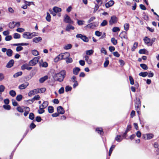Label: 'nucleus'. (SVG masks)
<instances>
[{
  "instance_id": "obj_1",
  "label": "nucleus",
  "mask_w": 159,
  "mask_h": 159,
  "mask_svg": "<svg viewBox=\"0 0 159 159\" xmlns=\"http://www.w3.org/2000/svg\"><path fill=\"white\" fill-rule=\"evenodd\" d=\"M66 75V71L63 70L59 73H56L53 76V79L55 81L61 82L63 81Z\"/></svg>"
},
{
  "instance_id": "obj_2",
  "label": "nucleus",
  "mask_w": 159,
  "mask_h": 159,
  "mask_svg": "<svg viewBox=\"0 0 159 159\" xmlns=\"http://www.w3.org/2000/svg\"><path fill=\"white\" fill-rule=\"evenodd\" d=\"M38 34L36 32L30 33L28 32H24L22 35V36L24 38L26 39H30L33 37L38 36Z\"/></svg>"
},
{
  "instance_id": "obj_3",
  "label": "nucleus",
  "mask_w": 159,
  "mask_h": 159,
  "mask_svg": "<svg viewBox=\"0 0 159 159\" xmlns=\"http://www.w3.org/2000/svg\"><path fill=\"white\" fill-rule=\"evenodd\" d=\"M76 37L77 38H80L85 42H88L89 41L88 38L86 36L81 34H77L76 36Z\"/></svg>"
},
{
  "instance_id": "obj_4",
  "label": "nucleus",
  "mask_w": 159,
  "mask_h": 159,
  "mask_svg": "<svg viewBox=\"0 0 159 159\" xmlns=\"http://www.w3.org/2000/svg\"><path fill=\"white\" fill-rule=\"evenodd\" d=\"M39 58L38 57H34L33 59L31 60L29 63V65L30 66L35 65L38 62Z\"/></svg>"
},
{
  "instance_id": "obj_5",
  "label": "nucleus",
  "mask_w": 159,
  "mask_h": 159,
  "mask_svg": "<svg viewBox=\"0 0 159 159\" xmlns=\"http://www.w3.org/2000/svg\"><path fill=\"white\" fill-rule=\"evenodd\" d=\"M118 20V19L115 15H113L111 17L109 21V25H111L113 24L117 23Z\"/></svg>"
},
{
  "instance_id": "obj_6",
  "label": "nucleus",
  "mask_w": 159,
  "mask_h": 159,
  "mask_svg": "<svg viewBox=\"0 0 159 159\" xmlns=\"http://www.w3.org/2000/svg\"><path fill=\"white\" fill-rule=\"evenodd\" d=\"M63 20L65 23L69 24H73L74 23V21L71 20L70 16L67 14L65 15Z\"/></svg>"
},
{
  "instance_id": "obj_7",
  "label": "nucleus",
  "mask_w": 159,
  "mask_h": 159,
  "mask_svg": "<svg viewBox=\"0 0 159 159\" xmlns=\"http://www.w3.org/2000/svg\"><path fill=\"white\" fill-rule=\"evenodd\" d=\"M89 23L85 26V27H88L89 29H94L98 25V22H94Z\"/></svg>"
},
{
  "instance_id": "obj_8",
  "label": "nucleus",
  "mask_w": 159,
  "mask_h": 159,
  "mask_svg": "<svg viewBox=\"0 0 159 159\" xmlns=\"http://www.w3.org/2000/svg\"><path fill=\"white\" fill-rule=\"evenodd\" d=\"M136 101L135 104V107L136 109H140L141 106V102L139 98H136Z\"/></svg>"
},
{
  "instance_id": "obj_9",
  "label": "nucleus",
  "mask_w": 159,
  "mask_h": 159,
  "mask_svg": "<svg viewBox=\"0 0 159 159\" xmlns=\"http://www.w3.org/2000/svg\"><path fill=\"white\" fill-rule=\"evenodd\" d=\"M29 85V83L25 82L20 85L19 86L18 88L19 89L21 90L25 89Z\"/></svg>"
},
{
  "instance_id": "obj_10",
  "label": "nucleus",
  "mask_w": 159,
  "mask_h": 159,
  "mask_svg": "<svg viewBox=\"0 0 159 159\" xmlns=\"http://www.w3.org/2000/svg\"><path fill=\"white\" fill-rule=\"evenodd\" d=\"M114 3L115 2L113 0H110V1L105 3V7L106 8H108L112 6L114 4Z\"/></svg>"
},
{
  "instance_id": "obj_11",
  "label": "nucleus",
  "mask_w": 159,
  "mask_h": 159,
  "mask_svg": "<svg viewBox=\"0 0 159 159\" xmlns=\"http://www.w3.org/2000/svg\"><path fill=\"white\" fill-rule=\"evenodd\" d=\"M14 61L13 59H11L7 63L6 67L7 68H10L13 66L14 64Z\"/></svg>"
},
{
  "instance_id": "obj_12",
  "label": "nucleus",
  "mask_w": 159,
  "mask_h": 159,
  "mask_svg": "<svg viewBox=\"0 0 159 159\" xmlns=\"http://www.w3.org/2000/svg\"><path fill=\"white\" fill-rule=\"evenodd\" d=\"M57 111L59 114H63L65 113V111L63 107L61 106H59L57 107Z\"/></svg>"
},
{
  "instance_id": "obj_13",
  "label": "nucleus",
  "mask_w": 159,
  "mask_h": 159,
  "mask_svg": "<svg viewBox=\"0 0 159 159\" xmlns=\"http://www.w3.org/2000/svg\"><path fill=\"white\" fill-rule=\"evenodd\" d=\"M96 131L101 135H103L104 133L103 129L101 127H97L95 129Z\"/></svg>"
},
{
  "instance_id": "obj_14",
  "label": "nucleus",
  "mask_w": 159,
  "mask_h": 159,
  "mask_svg": "<svg viewBox=\"0 0 159 159\" xmlns=\"http://www.w3.org/2000/svg\"><path fill=\"white\" fill-rule=\"evenodd\" d=\"M127 32L125 31H122L119 35V36L121 38H124L127 39Z\"/></svg>"
},
{
  "instance_id": "obj_15",
  "label": "nucleus",
  "mask_w": 159,
  "mask_h": 159,
  "mask_svg": "<svg viewBox=\"0 0 159 159\" xmlns=\"http://www.w3.org/2000/svg\"><path fill=\"white\" fill-rule=\"evenodd\" d=\"M80 70V69L79 67H75L73 69V74L75 75H77Z\"/></svg>"
},
{
  "instance_id": "obj_16",
  "label": "nucleus",
  "mask_w": 159,
  "mask_h": 159,
  "mask_svg": "<svg viewBox=\"0 0 159 159\" xmlns=\"http://www.w3.org/2000/svg\"><path fill=\"white\" fill-rule=\"evenodd\" d=\"M42 40V38L40 37H35L33 39V42L35 43H37L39 42H40Z\"/></svg>"
},
{
  "instance_id": "obj_17",
  "label": "nucleus",
  "mask_w": 159,
  "mask_h": 159,
  "mask_svg": "<svg viewBox=\"0 0 159 159\" xmlns=\"http://www.w3.org/2000/svg\"><path fill=\"white\" fill-rule=\"evenodd\" d=\"M48 78V75H45L43 77L40 78L39 79V81L40 83H43L45 81L47 80Z\"/></svg>"
},
{
  "instance_id": "obj_18",
  "label": "nucleus",
  "mask_w": 159,
  "mask_h": 159,
  "mask_svg": "<svg viewBox=\"0 0 159 159\" xmlns=\"http://www.w3.org/2000/svg\"><path fill=\"white\" fill-rule=\"evenodd\" d=\"M75 29L74 26L70 25H68L66 27V30L68 32L70 31V30H74Z\"/></svg>"
},
{
  "instance_id": "obj_19",
  "label": "nucleus",
  "mask_w": 159,
  "mask_h": 159,
  "mask_svg": "<svg viewBox=\"0 0 159 159\" xmlns=\"http://www.w3.org/2000/svg\"><path fill=\"white\" fill-rule=\"evenodd\" d=\"M121 137V136L120 135H117L115 138V140L116 141L118 142H120L123 139V138Z\"/></svg>"
},
{
  "instance_id": "obj_20",
  "label": "nucleus",
  "mask_w": 159,
  "mask_h": 159,
  "mask_svg": "<svg viewBox=\"0 0 159 159\" xmlns=\"http://www.w3.org/2000/svg\"><path fill=\"white\" fill-rule=\"evenodd\" d=\"M143 41L145 44L148 45V44H150V39L147 36H146L143 39Z\"/></svg>"
},
{
  "instance_id": "obj_21",
  "label": "nucleus",
  "mask_w": 159,
  "mask_h": 159,
  "mask_svg": "<svg viewBox=\"0 0 159 159\" xmlns=\"http://www.w3.org/2000/svg\"><path fill=\"white\" fill-rule=\"evenodd\" d=\"M13 53V52L12 50L9 48L7 49L6 52V54L8 57H10L12 55Z\"/></svg>"
},
{
  "instance_id": "obj_22",
  "label": "nucleus",
  "mask_w": 159,
  "mask_h": 159,
  "mask_svg": "<svg viewBox=\"0 0 159 159\" xmlns=\"http://www.w3.org/2000/svg\"><path fill=\"white\" fill-rule=\"evenodd\" d=\"M146 135L147 136V138L146 139L147 140H149L152 139L154 137V135L151 133H149L148 134H146Z\"/></svg>"
},
{
  "instance_id": "obj_23",
  "label": "nucleus",
  "mask_w": 159,
  "mask_h": 159,
  "mask_svg": "<svg viewBox=\"0 0 159 159\" xmlns=\"http://www.w3.org/2000/svg\"><path fill=\"white\" fill-rule=\"evenodd\" d=\"M148 73L147 72H141L139 74V75L143 77H145L148 75Z\"/></svg>"
},
{
  "instance_id": "obj_24",
  "label": "nucleus",
  "mask_w": 159,
  "mask_h": 159,
  "mask_svg": "<svg viewBox=\"0 0 159 159\" xmlns=\"http://www.w3.org/2000/svg\"><path fill=\"white\" fill-rule=\"evenodd\" d=\"M53 11L56 13H58L61 11V9L60 8L58 7H54L53 8Z\"/></svg>"
},
{
  "instance_id": "obj_25",
  "label": "nucleus",
  "mask_w": 159,
  "mask_h": 159,
  "mask_svg": "<svg viewBox=\"0 0 159 159\" xmlns=\"http://www.w3.org/2000/svg\"><path fill=\"white\" fill-rule=\"evenodd\" d=\"M109 58L108 57H106L105 58V61L104 63V67H107L109 63V61L108 60Z\"/></svg>"
},
{
  "instance_id": "obj_26",
  "label": "nucleus",
  "mask_w": 159,
  "mask_h": 159,
  "mask_svg": "<svg viewBox=\"0 0 159 159\" xmlns=\"http://www.w3.org/2000/svg\"><path fill=\"white\" fill-rule=\"evenodd\" d=\"M148 52L147 50L145 49H140L139 51V52L140 54H146V53Z\"/></svg>"
},
{
  "instance_id": "obj_27",
  "label": "nucleus",
  "mask_w": 159,
  "mask_h": 159,
  "mask_svg": "<svg viewBox=\"0 0 159 159\" xmlns=\"http://www.w3.org/2000/svg\"><path fill=\"white\" fill-rule=\"evenodd\" d=\"M115 147L116 145H112V146H111V148H110L108 153V155L109 156H111V154L112 153V151H113L114 148H115Z\"/></svg>"
},
{
  "instance_id": "obj_28",
  "label": "nucleus",
  "mask_w": 159,
  "mask_h": 159,
  "mask_svg": "<svg viewBox=\"0 0 159 159\" xmlns=\"http://www.w3.org/2000/svg\"><path fill=\"white\" fill-rule=\"evenodd\" d=\"M22 73H23L22 71L18 72L16 73L15 74L13 75V77L14 78H17L19 77V76L21 75L22 74Z\"/></svg>"
},
{
  "instance_id": "obj_29",
  "label": "nucleus",
  "mask_w": 159,
  "mask_h": 159,
  "mask_svg": "<svg viewBox=\"0 0 159 159\" xmlns=\"http://www.w3.org/2000/svg\"><path fill=\"white\" fill-rule=\"evenodd\" d=\"M48 112L50 113H52L54 112V107L52 106H48Z\"/></svg>"
},
{
  "instance_id": "obj_30",
  "label": "nucleus",
  "mask_w": 159,
  "mask_h": 159,
  "mask_svg": "<svg viewBox=\"0 0 159 159\" xmlns=\"http://www.w3.org/2000/svg\"><path fill=\"white\" fill-rule=\"evenodd\" d=\"M15 22L12 21L9 24V27L10 29H13L15 27Z\"/></svg>"
},
{
  "instance_id": "obj_31",
  "label": "nucleus",
  "mask_w": 159,
  "mask_h": 159,
  "mask_svg": "<svg viewBox=\"0 0 159 159\" xmlns=\"http://www.w3.org/2000/svg\"><path fill=\"white\" fill-rule=\"evenodd\" d=\"M65 59H66V61L67 63H71L73 61V60L71 57H65Z\"/></svg>"
},
{
  "instance_id": "obj_32",
  "label": "nucleus",
  "mask_w": 159,
  "mask_h": 159,
  "mask_svg": "<svg viewBox=\"0 0 159 159\" xmlns=\"http://www.w3.org/2000/svg\"><path fill=\"white\" fill-rule=\"evenodd\" d=\"M140 66L143 70H146L148 69V66L145 64L142 63L140 64Z\"/></svg>"
},
{
  "instance_id": "obj_33",
  "label": "nucleus",
  "mask_w": 159,
  "mask_h": 159,
  "mask_svg": "<svg viewBox=\"0 0 159 159\" xmlns=\"http://www.w3.org/2000/svg\"><path fill=\"white\" fill-rule=\"evenodd\" d=\"M3 108L6 110H9L11 109V106L8 104H5L3 106Z\"/></svg>"
},
{
  "instance_id": "obj_34",
  "label": "nucleus",
  "mask_w": 159,
  "mask_h": 159,
  "mask_svg": "<svg viewBox=\"0 0 159 159\" xmlns=\"http://www.w3.org/2000/svg\"><path fill=\"white\" fill-rule=\"evenodd\" d=\"M47 16L46 17V20L48 22H50L51 21V15L48 12H47Z\"/></svg>"
},
{
  "instance_id": "obj_35",
  "label": "nucleus",
  "mask_w": 159,
  "mask_h": 159,
  "mask_svg": "<svg viewBox=\"0 0 159 159\" xmlns=\"http://www.w3.org/2000/svg\"><path fill=\"white\" fill-rule=\"evenodd\" d=\"M41 105H40L39 107V110H38V113L39 114H42L45 111V110H44V108H43V107L41 108Z\"/></svg>"
},
{
  "instance_id": "obj_36",
  "label": "nucleus",
  "mask_w": 159,
  "mask_h": 159,
  "mask_svg": "<svg viewBox=\"0 0 159 159\" xmlns=\"http://www.w3.org/2000/svg\"><path fill=\"white\" fill-rule=\"evenodd\" d=\"M72 89V87L69 85H67L65 87V91L66 92L70 91Z\"/></svg>"
},
{
  "instance_id": "obj_37",
  "label": "nucleus",
  "mask_w": 159,
  "mask_h": 159,
  "mask_svg": "<svg viewBox=\"0 0 159 159\" xmlns=\"http://www.w3.org/2000/svg\"><path fill=\"white\" fill-rule=\"evenodd\" d=\"M9 94L12 97H14L16 96V93L15 90H12L10 91Z\"/></svg>"
},
{
  "instance_id": "obj_38",
  "label": "nucleus",
  "mask_w": 159,
  "mask_h": 159,
  "mask_svg": "<svg viewBox=\"0 0 159 159\" xmlns=\"http://www.w3.org/2000/svg\"><path fill=\"white\" fill-rule=\"evenodd\" d=\"M23 96L21 94H19L17 95L16 98V100L18 101H20L22 99Z\"/></svg>"
},
{
  "instance_id": "obj_39",
  "label": "nucleus",
  "mask_w": 159,
  "mask_h": 159,
  "mask_svg": "<svg viewBox=\"0 0 159 159\" xmlns=\"http://www.w3.org/2000/svg\"><path fill=\"white\" fill-rule=\"evenodd\" d=\"M108 22L106 20H104L100 24V26L102 27L105 26L108 24Z\"/></svg>"
},
{
  "instance_id": "obj_40",
  "label": "nucleus",
  "mask_w": 159,
  "mask_h": 159,
  "mask_svg": "<svg viewBox=\"0 0 159 159\" xmlns=\"http://www.w3.org/2000/svg\"><path fill=\"white\" fill-rule=\"evenodd\" d=\"M28 66H29V64H27V63H25L21 66V69L22 70H24L25 69L27 70Z\"/></svg>"
},
{
  "instance_id": "obj_41",
  "label": "nucleus",
  "mask_w": 159,
  "mask_h": 159,
  "mask_svg": "<svg viewBox=\"0 0 159 159\" xmlns=\"http://www.w3.org/2000/svg\"><path fill=\"white\" fill-rule=\"evenodd\" d=\"M32 54L35 56H37L39 54V52L37 50L34 49L32 51Z\"/></svg>"
},
{
  "instance_id": "obj_42",
  "label": "nucleus",
  "mask_w": 159,
  "mask_h": 159,
  "mask_svg": "<svg viewBox=\"0 0 159 159\" xmlns=\"http://www.w3.org/2000/svg\"><path fill=\"white\" fill-rule=\"evenodd\" d=\"M13 37L15 39H19L20 37V35L18 33H15L13 34Z\"/></svg>"
},
{
  "instance_id": "obj_43",
  "label": "nucleus",
  "mask_w": 159,
  "mask_h": 159,
  "mask_svg": "<svg viewBox=\"0 0 159 159\" xmlns=\"http://www.w3.org/2000/svg\"><path fill=\"white\" fill-rule=\"evenodd\" d=\"M29 118L30 119L33 120L34 118V114L33 113H30L29 114Z\"/></svg>"
},
{
  "instance_id": "obj_44",
  "label": "nucleus",
  "mask_w": 159,
  "mask_h": 159,
  "mask_svg": "<svg viewBox=\"0 0 159 159\" xmlns=\"http://www.w3.org/2000/svg\"><path fill=\"white\" fill-rule=\"evenodd\" d=\"M72 45L70 44H67L64 47V49L65 50H68L72 48Z\"/></svg>"
},
{
  "instance_id": "obj_45",
  "label": "nucleus",
  "mask_w": 159,
  "mask_h": 159,
  "mask_svg": "<svg viewBox=\"0 0 159 159\" xmlns=\"http://www.w3.org/2000/svg\"><path fill=\"white\" fill-rule=\"evenodd\" d=\"M48 102L47 101H44L43 103L42 104V106L43 108H45L48 105Z\"/></svg>"
},
{
  "instance_id": "obj_46",
  "label": "nucleus",
  "mask_w": 159,
  "mask_h": 159,
  "mask_svg": "<svg viewBox=\"0 0 159 159\" xmlns=\"http://www.w3.org/2000/svg\"><path fill=\"white\" fill-rule=\"evenodd\" d=\"M138 44V43H137V42H135L134 43V45H133V46L131 48V51H134L135 49L137 47Z\"/></svg>"
},
{
  "instance_id": "obj_47",
  "label": "nucleus",
  "mask_w": 159,
  "mask_h": 159,
  "mask_svg": "<svg viewBox=\"0 0 159 159\" xmlns=\"http://www.w3.org/2000/svg\"><path fill=\"white\" fill-rule=\"evenodd\" d=\"M93 52V51L92 49L87 50L86 51V54L88 55H92Z\"/></svg>"
},
{
  "instance_id": "obj_48",
  "label": "nucleus",
  "mask_w": 159,
  "mask_h": 159,
  "mask_svg": "<svg viewBox=\"0 0 159 159\" xmlns=\"http://www.w3.org/2000/svg\"><path fill=\"white\" fill-rule=\"evenodd\" d=\"M111 41L114 45H116L117 43V40L114 37L111 39Z\"/></svg>"
},
{
  "instance_id": "obj_49",
  "label": "nucleus",
  "mask_w": 159,
  "mask_h": 159,
  "mask_svg": "<svg viewBox=\"0 0 159 159\" xmlns=\"http://www.w3.org/2000/svg\"><path fill=\"white\" fill-rule=\"evenodd\" d=\"M124 30L125 31H127L129 29V24L128 23H125L124 24Z\"/></svg>"
},
{
  "instance_id": "obj_50",
  "label": "nucleus",
  "mask_w": 159,
  "mask_h": 159,
  "mask_svg": "<svg viewBox=\"0 0 159 159\" xmlns=\"http://www.w3.org/2000/svg\"><path fill=\"white\" fill-rule=\"evenodd\" d=\"M129 79L130 82V84L131 85H133L134 84V80L131 76H129Z\"/></svg>"
},
{
  "instance_id": "obj_51",
  "label": "nucleus",
  "mask_w": 159,
  "mask_h": 159,
  "mask_svg": "<svg viewBox=\"0 0 159 159\" xmlns=\"http://www.w3.org/2000/svg\"><path fill=\"white\" fill-rule=\"evenodd\" d=\"M36 127V125L33 123L32 122L30 125L29 127L31 130L35 128Z\"/></svg>"
},
{
  "instance_id": "obj_52",
  "label": "nucleus",
  "mask_w": 159,
  "mask_h": 159,
  "mask_svg": "<svg viewBox=\"0 0 159 159\" xmlns=\"http://www.w3.org/2000/svg\"><path fill=\"white\" fill-rule=\"evenodd\" d=\"M120 30V29L119 27H113L112 29V31L113 32H116Z\"/></svg>"
},
{
  "instance_id": "obj_53",
  "label": "nucleus",
  "mask_w": 159,
  "mask_h": 159,
  "mask_svg": "<svg viewBox=\"0 0 159 159\" xmlns=\"http://www.w3.org/2000/svg\"><path fill=\"white\" fill-rule=\"evenodd\" d=\"M5 89V87L4 85H0V94H1L4 91Z\"/></svg>"
},
{
  "instance_id": "obj_54",
  "label": "nucleus",
  "mask_w": 159,
  "mask_h": 159,
  "mask_svg": "<svg viewBox=\"0 0 159 159\" xmlns=\"http://www.w3.org/2000/svg\"><path fill=\"white\" fill-rule=\"evenodd\" d=\"M57 57H59V59H60V60H61L62 59H65V57H64V54L62 53H61L60 54H59Z\"/></svg>"
},
{
  "instance_id": "obj_55",
  "label": "nucleus",
  "mask_w": 159,
  "mask_h": 159,
  "mask_svg": "<svg viewBox=\"0 0 159 159\" xmlns=\"http://www.w3.org/2000/svg\"><path fill=\"white\" fill-rule=\"evenodd\" d=\"M42 120V119L40 116H37L35 118V121L38 122H40Z\"/></svg>"
},
{
  "instance_id": "obj_56",
  "label": "nucleus",
  "mask_w": 159,
  "mask_h": 159,
  "mask_svg": "<svg viewBox=\"0 0 159 159\" xmlns=\"http://www.w3.org/2000/svg\"><path fill=\"white\" fill-rule=\"evenodd\" d=\"M12 39V37L11 35L7 36L5 38V40L6 41H9L11 40Z\"/></svg>"
},
{
  "instance_id": "obj_57",
  "label": "nucleus",
  "mask_w": 159,
  "mask_h": 159,
  "mask_svg": "<svg viewBox=\"0 0 159 159\" xmlns=\"http://www.w3.org/2000/svg\"><path fill=\"white\" fill-rule=\"evenodd\" d=\"M95 34L96 36L99 37L101 36L102 34V32L97 30L95 32Z\"/></svg>"
},
{
  "instance_id": "obj_58",
  "label": "nucleus",
  "mask_w": 159,
  "mask_h": 159,
  "mask_svg": "<svg viewBox=\"0 0 159 159\" xmlns=\"http://www.w3.org/2000/svg\"><path fill=\"white\" fill-rule=\"evenodd\" d=\"M64 92V89L63 87H61L58 90V93L60 94L63 93Z\"/></svg>"
},
{
  "instance_id": "obj_59",
  "label": "nucleus",
  "mask_w": 159,
  "mask_h": 159,
  "mask_svg": "<svg viewBox=\"0 0 159 159\" xmlns=\"http://www.w3.org/2000/svg\"><path fill=\"white\" fill-rule=\"evenodd\" d=\"M16 109L17 111L20 113H22L24 112V110L20 106L17 107Z\"/></svg>"
},
{
  "instance_id": "obj_60",
  "label": "nucleus",
  "mask_w": 159,
  "mask_h": 159,
  "mask_svg": "<svg viewBox=\"0 0 159 159\" xmlns=\"http://www.w3.org/2000/svg\"><path fill=\"white\" fill-rule=\"evenodd\" d=\"M25 30L21 28H18L16 30V31L19 32L20 33H21L22 32H23Z\"/></svg>"
},
{
  "instance_id": "obj_61",
  "label": "nucleus",
  "mask_w": 159,
  "mask_h": 159,
  "mask_svg": "<svg viewBox=\"0 0 159 159\" xmlns=\"http://www.w3.org/2000/svg\"><path fill=\"white\" fill-rule=\"evenodd\" d=\"M40 98V97L39 95H36L33 98L34 100H39Z\"/></svg>"
},
{
  "instance_id": "obj_62",
  "label": "nucleus",
  "mask_w": 159,
  "mask_h": 159,
  "mask_svg": "<svg viewBox=\"0 0 159 159\" xmlns=\"http://www.w3.org/2000/svg\"><path fill=\"white\" fill-rule=\"evenodd\" d=\"M101 52L102 53H104L105 55L107 54V52L106 49L104 48H102L101 50Z\"/></svg>"
},
{
  "instance_id": "obj_63",
  "label": "nucleus",
  "mask_w": 159,
  "mask_h": 159,
  "mask_svg": "<svg viewBox=\"0 0 159 159\" xmlns=\"http://www.w3.org/2000/svg\"><path fill=\"white\" fill-rule=\"evenodd\" d=\"M23 49V48L21 46H17L16 49V50L17 52H20Z\"/></svg>"
},
{
  "instance_id": "obj_64",
  "label": "nucleus",
  "mask_w": 159,
  "mask_h": 159,
  "mask_svg": "<svg viewBox=\"0 0 159 159\" xmlns=\"http://www.w3.org/2000/svg\"><path fill=\"white\" fill-rule=\"evenodd\" d=\"M77 20V24L79 25H81L84 24L83 22H84V21L83 20Z\"/></svg>"
}]
</instances>
